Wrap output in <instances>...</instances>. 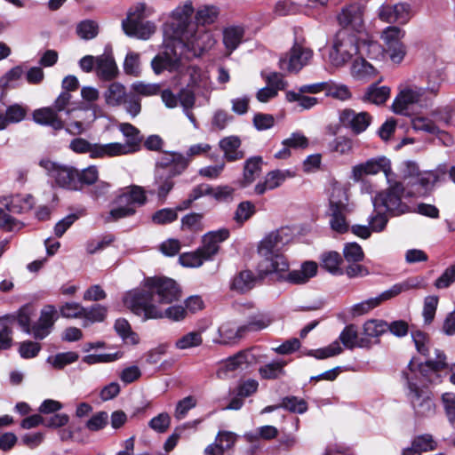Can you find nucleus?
Wrapping results in <instances>:
<instances>
[{"label": "nucleus", "mask_w": 455, "mask_h": 455, "mask_svg": "<svg viewBox=\"0 0 455 455\" xmlns=\"http://www.w3.org/2000/svg\"><path fill=\"white\" fill-rule=\"evenodd\" d=\"M382 53V46L369 34H357L347 29H340L333 39L329 60L333 67L340 68L349 62L354 56L378 60Z\"/></svg>", "instance_id": "obj_1"}, {"label": "nucleus", "mask_w": 455, "mask_h": 455, "mask_svg": "<svg viewBox=\"0 0 455 455\" xmlns=\"http://www.w3.org/2000/svg\"><path fill=\"white\" fill-rule=\"evenodd\" d=\"M291 235L286 228L270 232L260 242L258 251L263 258L259 264L260 275L284 272L289 268V263L282 253V250L289 243Z\"/></svg>", "instance_id": "obj_2"}, {"label": "nucleus", "mask_w": 455, "mask_h": 455, "mask_svg": "<svg viewBox=\"0 0 455 455\" xmlns=\"http://www.w3.org/2000/svg\"><path fill=\"white\" fill-rule=\"evenodd\" d=\"M150 294L143 291H129L124 298V305L133 314L142 316L144 321L167 317L173 321L183 320L186 309L181 306H172L163 309L159 305L152 303Z\"/></svg>", "instance_id": "obj_3"}, {"label": "nucleus", "mask_w": 455, "mask_h": 455, "mask_svg": "<svg viewBox=\"0 0 455 455\" xmlns=\"http://www.w3.org/2000/svg\"><path fill=\"white\" fill-rule=\"evenodd\" d=\"M229 231L221 228L210 231L203 236V245L195 251L184 252L180 255V263L186 267H198L205 261L212 260L219 252L220 243L228 239Z\"/></svg>", "instance_id": "obj_4"}, {"label": "nucleus", "mask_w": 455, "mask_h": 455, "mask_svg": "<svg viewBox=\"0 0 455 455\" xmlns=\"http://www.w3.org/2000/svg\"><path fill=\"white\" fill-rule=\"evenodd\" d=\"M153 12L145 3H137L131 6L127 12L126 19L122 21V28L125 35L141 40L148 39L156 30L153 21L143 20Z\"/></svg>", "instance_id": "obj_5"}, {"label": "nucleus", "mask_w": 455, "mask_h": 455, "mask_svg": "<svg viewBox=\"0 0 455 455\" xmlns=\"http://www.w3.org/2000/svg\"><path fill=\"white\" fill-rule=\"evenodd\" d=\"M132 291H143L150 294L152 303L156 305L171 304L180 297V290L177 283L168 277L154 276L144 280L143 286Z\"/></svg>", "instance_id": "obj_6"}, {"label": "nucleus", "mask_w": 455, "mask_h": 455, "mask_svg": "<svg viewBox=\"0 0 455 455\" xmlns=\"http://www.w3.org/2000/svg\"><path fill=\"white\" fill-rule=\"evenodd\" d=\"M403 376L407 381L406 396L413 410L415 418L427 419L434 417L436 412V406L433 400L432 393L414 383L408 371H403Z\"/></svg>", "instance_id": "obj_7"}, {"label": "nucleus", "mask_w": 455, "mask_h": 455, "mask_svg": "<svg viewBox=\"0 0 455 455\" xmlns=\"http://www.w3.org/2000/svg\"><path fill=\"white\" fill-rule=\"evenodd\" d=\"M147 202L145 189L137 185L128 187L116 198V207L113 208L106 221H116L130 217L136 212L137 206H142Z\"/></svg>", "instance_id": "obj_8"}, {"label": "nucleus", "mask_w": 455, "mask_h": 455, "mask_svg": "<svg viewBox=\"0 0 455 455\" xmlns=\"http://www.w3.org/2000/svg\"><path fill=\"white\" fill-rule=\"evenodd\" d=\"M439 90L438 85L432 87H419L417 85H408L400 91L395 97L392 108L399 115H405L410 105L418 104L420 107L427 106V102L435 96Z\"/></svg>", "instance_id": "obj_9"}, {"label": "nucleus", "mask_w": 455, "mask_h": 455, "mask_svg": "<svg viewBox=\"0 0 455 455\" xmlns=\"http://www.w3.org/2000/svg\"><path fill=\"white\" fill-rule=\"evenodd\" d=\"M395 177H392L391 182H387L388 188L385 191L379 193L372 199L375 210L384 207L393 215H400L409 211V206L402 201L404 187L402 182L395 180Z\"/></svg>", "instance_id": "obj_10"}, {"label": "nucleus", "mask_w": 455, "mask_h": 455, "mask_svg": "<svg viewBox=\"0 0 455 455\" xmlns=\"http://www.w3.org/2000/svg\"><path fill=\"white\" fill-rule=\"evenodd\" d=\"M411 338L417 351L427 357V360L424 364L421 363L419 365V372L423 376L427 377V372L428 371L435 373L438 371L446 368V356L443 351L435 348L434 350L435 358L432 357L430 352V339L425 332L421 331H411Z\"/></svg>", "instance_id": "obj_11"}, {"label": "nucleus", "mask_w": 455, "mask_h": 455, "mask_svg": "<svg viewBox=\"0 0 455 455\" xmlns=\"http://www.w3.org/2000/svg\"><path fill=\"white\" fill-rule=\"evenodd\" d=\"M313 56L314 52L306 46L305 40L296 37L290 51L280 57L279 68L288 73L297 74L309 65Z\"/></svg>", "instance_id": "obj_12"}, {"label": "nucleus", "mask_w": 455, "mask_h": 455, "mask_svg": "<svg viewBox=\"0 0 455 455\" xmlns=\"http://www.w3.org/2000/svg\"><path fill=\"white\" fill-rule=\"evenodd\" d=\"M39 165L45 170L47 175L54 180L55 183L63 188L69 190H77V170L68 166L53 162L50 159H42Z\"/></svg>", "instance_id": "obj_13"}, {"label": "nucleus", "mask_w": 455, "mask_h": 455, "mask_svg": "<svg viewBox=\"0 0 455 455\" xmlns=\"http://www.w3.org/2000/svg\"><path fill=\"white\" fill-rule=\"evenodd\" d=\"M120 132L126 138L125 143L111 142L107 143L110 157L126 156L138 152L140 149L142 137L139 129L129 123H123L119 125Z\"/></svg>", "instance_id": "obj_14"}, {"label": "nucleus", "mask_w": 455, "mask_h": 455, "mask_svg": "<svg viewBox=\"0 0 455 455\" xmlns=\"http://www.w3.org/2000/svg\"><path fill=\"white\" fill-rule=\"evenodd\" d=\"M380 172L385 174L387 182H391L392 177L395 176L390 160L385 156H379L355 165L352 169V177L355 181H359L363 176L375 175Z\"/></svg>", "instance_id": "obj_15"}, {"label": "nucleus", "mask_w": 455, "mask_h": 455, "mask_svg": "<svg viewBox=\"0 0 455 455\" xmlns=\"http://www.w3.org/2000/svg\"><path fill=\"white\" fill-rule=\"evenodd\" d=\"M363 11L361 4L355 3L344 6L337 16L341 29L353 30L357 34H367L364 31L363 18Z\"/></svg>", "instance_id": "obj_16"}, {"label": "nucleus", "mask_w": 455, "mask_h": 455, "mask_svg": "<svg viewBox=\"0 0 455 455\" xmlns=\"http://www.w3.org/2000/svg\"><path fill=\"white\" fill-rule=\"evenodd\" d=\"M339 120L347 129L355 134L365 132L372 121L371 116L364 111L355 112L351 108H345L339 112Z\"/></svg>", "instance_id": "obj_17"}, {"label": "nucleus", "mask_w": 455, "mask_h": 455, "mask_svg": "<svg viewBox=\"0 0 455 455\" xmlns=\"http://www.w3.org/2000/svg\"><path fill=\"white\" fill-rule=\"evenodd\" d=\"M59 315L53 305H45L40 311L38 320L32 324L30 335L36 339H44L51 332Z\"/></svg>", "instance_id": "obj_18"}, {"label": "nucleus", "mask_w": 455, "mask_h": 455, "mask_svg": "<svg viewBox=\"0 0 455 455\" xmlns=\"http://www.w3.org/2000/svg\"><path fill=\"white\" fill-rule=\"evenodd\" d=\"M379 20L387 23H407L411 17V5L407 3L384 4L378 11Z\"/></svg>", "instance_id": "obj_19"}, {"label": "nucleus", "mask_w": 455, "mask_h": 455, "mask_svg": "<svg viewBox=\"0 0 455 455\" xmlns=\"http://www.w3.org/2000/svg\"><path fill=\"white\" fill-rule=\"evenodd\" d=\"M188 166V158L179 152H164L156 163L155 171L180 175Z\"/></svg>", "instance_id": "obj_20"}, {"label": "nucleus", "mask_w": 455, "mask_h": 455, "mask_svg": "<svg viewBox=\"0 0 455 455\" xmlns=\"http://www.w3.org/2000/svg\"><path fill=\"white\" fill-rule=\"evenodd\" d=\"M294 172L290 170H274L267 172L264 180L259 181L254 187L255 194L261 196L268 190L279 188L287 179L294 177Z\"/></svg>", "instance_id": "obj_21"}, {"label": "nucleus", "mask_w": 455, "mask_h": 455, "mask_svg": "<svg viewBox=\"0 0 455 455\" xmlns=\"http://www.w3.org/2000/svg\"><path fill=\"white\" fill-rule=\"evenodd\" d=\"M275 273L280 278L288 281L291 283L301 284L307 283L317 273V264L314 261H306L299 269L288 272Z\"/></svg>", "instance_id": "obj_22"}, {"label": "nucleus", "mask_w": 455, "mask_h": 455, "mask_svg": "<svg viewBox=\"0 0 455 455\" xmlns=\"http://www.w3.org/2000/svg\"><path fill=\"white\" fill-rule=\"evenodd\" d=\"M69 148L78 154L89 153L92 158L110 157L107 144H92L83 138L72 140Z\"/></svg>", "instance_id": "obj_23"}, {"label": "nucleus", "mask_w": 455, "mask_h": 455, "mask_svg": "<svg viewBox=\"0 0 455 455\" xmlns=\"http://www.w3.org/2000/svg\"><path fill=\"white\" fill-rule=\"evenodd\" d=\"M177 175L172 172L155 171L154 172V182L153 188L148 189L150 195H156L160 200H165L168 194L172 191L174 187L173 179Z\"/></svg>", "instance_id": "obj_24"}, {"label": "nucleus", "mask_w": 455, "mask_h": 455, "mask_svg": "<svg viewBox=\"0 0 455 455\" xmlns=\"http://www.w3.org/2000/svg\"><path fill=\"white\" fill-rule=\"evenodd\" d=\"M180 66V57L172 50L167 49L157 54L151 61L155 74L159 75L164 70L175 71Z\"/></svg>", "instance_id": "obj_25"}, {"label": "nucleus", "mask_w": 455, "mask_h": 455, "mask_svg": "<svg viewBox=\"0 0 455 455\" xmlns=\"http://www.w3.org/2000/svg\"><path fill=\"white\" fill-rule=\"evenodd\" d=\"M245 332V327L235 326L234 323H224L218 329L219 337L213 342L220 345H230L239 340Z\"/></svg>", "instance_id": "obj_26"}, {"label": "nucleus", "mask_w": 455, "mask_h": 455, "mask_svg": "<svg viewBox=\"0 0 455 455\" xmlns=\"http://www.w3.org/2000/svg\"><path fill=\"white\" fill-rule=\"evenodd\" d=\"M32 116L34 122L38 124L50 126L55 131H60L64 128V122L52 108L36 109Z\"/></svg>", "instance_id": "obj_27"}, {"label": "nucleus", "mask_w": 455, "mask_h": 455, "mask_svg": "<svg viewBox=\"0 0 455 455\" xmlns=\"http://www.w3.org/2000/svg\"><path fill=\"white\" fill-rule=\"evenodd\" d=\"M436 442L429 434L417 435L411 442V446L403 450V455H421L422 452H427L435 450Z\"/></svg>", "instance_id": "obj_28"}, {"label": "nucleus", "mask_w": 455, "mask_h": 455, "mask_svg": "<svg viewBox=\"0 0 455 455\" xmlns=\"http://www.w3.org/2000/svg\"><path fill=\"white\" fill-rule=\"evenodd\" d=\"M193 12L194 7L191 1H187L182 5H180L173 10L172 17L176 22L173 26H176L177 33H184L185 29L190 23Z\"/></svg>", "instance_id": "obj_29"}, {"label": "nucleus", "mask_w": 455, "mask_h": 455, "mask_svg": "<svg viewBox=\"0 0 455 455\" xmlns=\"http://www.w3.org/2000/svg\"><path fill=\"white\" fill-rule=\"evenodd\" d=\"M96 73L103 80H112L118 73L115 60L109 55H100L96 57Z\"/></svg>", "instance_id": "obj_30"}, {"label": "nucleus", "mask_w": 455, "mask_h": 455, "mask_svg": "<svg viewBox=\"0 0 455 455\" xmlns=\"http://www.w3.org/2000/svg\"><path fill=\"white\" fill-rule=\"evenodd\" d=\"M255 355L249 350L240 351L226 360L223 368L226 371L245 370L255 363Z\"/></svg>", "instance_id": "obj_31"}, {"label": "nucleus", "mask_w": 455, "mask_h": 455, "mask_svg": "<svg viewBox=\"0 0 455 455\" xmlns=\"http://www.w3.org/2000/svg\"><path fill=\"white\" fill-rule=\"evenodd\" d=\"M435 181V177L433 173L424 172L419 173L413 181H408V185L412 188L408 192V196H424L433 187Z\"/></svg>", "instance_id": "obj_32"}, {"label": "nucleus", "mask_w": 455, "mask_h": 455, "mask_svg": "<svg viewBox=\"0 0 455 455\" xmlns=\"http://www.w3.org/2000/svg\"><path fill=\"white\" fill-rule=\"evenodd\" d=\"M244 28L241 26H230L223 30V44L228 55H230L242 43Z\"/></svg>", "instance_id": "obj_33"}, {"label": "nucleus", "mask_w": 455, "mask_h": 455, "mask_svg": "<svg viewBox=\"0 0 455 455\" xmlns=\"http://www.w3.org/2000/svg\"><path fill=\"white\" fill-rule=\"evenodd\" d=\"M128 92L125 86L119 83H111L104 92L106 104L110 107H120L124 104Z\"/></svg>", "instance_id": "obj_34"}, {"label": "nucleus", "mask_w": 455, "mask_h": 455, "mask_svg": "<svg viewBox=\"0 0 455 455\" xmlns=\"http://www.w3.org/2000/svg\"><path fill=\"white\" fill-rule=\"evenodd\" d=\"M241 140L236 136H229L220 141V147L224 152L225 158L229 162L242 159L244 155L239 150Z\"/></svg>", "instance_id": "obj_35"}, {"label": "nucleus", "mask_w": 455, "mask_h": 455, "mask_svg": "<svg viewBox=\"0 0 455 455\" xmlns=\"http://www.w3.org/2000/svg\"><path fill=\"white\" fill-rule=\"evenodd\" d=\"M342 342L347 349H353L355 347H363L368 345V340L358 338L357 327L354 324L347 325L339 334V342Z\"/></svg>", "instance_id": "obj_36"}, {"label": "nucleus", "mask_w": 455, "mask_h": 455, "mask_svg": "<svg viewBox=\"0 0 455 455\" xmlns=\"http://www.w3.org/2000/svg\"><path fill=\"white\" fill-rule=\"evenodd\" d=\"M366 57L358 56L352 64L351 73L353 76L360 80H369L375 77L376 68L365 60Z\"/></svg>", "instance_id": "obj_37"}, {"label": "nucleus", "mask_w": 455, "mask_h": 455, "mask_svg": "<svg viewBox=\"0 0 455 455\" xmlns=\"http://www.w3.org/2000/svg\"><path fill=\"white\" fill-rule=\"evenodd\" d=\"M263 160L260 156H253L247 159L243 167V187L251 184L261 172Z\"/></svg>", "instance_id": "obj_38"}, {"label": "nucleus", "mask_w": 455, "mask_h": 455, "mask_svg": "<svg viewBox=\"0 0 455 455\" xmlns=\"http://www.w3.org/2000/svg\"><path fill=\"white\" fill-rule=\"evenodd\" d=\"M255 282L256 278L253 273L249 270H243L233 278L231 289L239 293H245L254 287Z\"/></svg>", "instance_id": "obj_39"}, {"label": "nucleus", "mask_w": 455, "mask_h": 455, "mask_svg": "<svg viewBox=\"0 0 455 455\" xmlns=\"http://www.w3.org/2000/svg\"><path fill=\"white\" fill-rule=\"evenodd\" d=\"M348 197L346 190L339 185H333L329 197V211L347 210Z\"/></svg>", "instance_id": "obj_40"}, {"label": "nucleus", "mask_w": 455, "mask_h": 455, "mask_svg": "<svg viewBox=\"0 0 455 455\" xmlns=\"http://www.w3.org/2000/svg\"><path fill=\"white\" fill-rule=\"evenodd\" d=\"M343 259L337 251L324 252L321 256V266L332 275H340L344 271L340 267Z\"/></svg>", "instance_id": "obj_41"}, {"label": "nucleus", "mask_w": 455, "mask_h": 455, "mask_svg": "<svg viewBox=\"0 0 455 455\" xmlns=\"http://www.w3.org/2000/svg\"><path fill=\"white\" fill-rule=\"evenodd\" d=\"M411 126L413 130L419 132H424L429 134H434L436 136H446L449 139V134L441 130L433 120L424 117V116H416L411 120Z\"/></svg>", "instance_id": "obj_42"}, {"label": "nucleus", "mask_w": 455, "mask_h": 455, "mask_svg": "<svg viewBox=\"0 0 455 455\" xmlns=\"http://www.w3.org/2000/svg\"><path fill=\"white\" fill-rule=\"evenodd\" d=\"M390 95V89L387 86L378 87L371 85L365 92L363 100L375 105H381L387 101Z\"/></svg>", "instance_id": "obj_43"}, {"label": "nucleus", "mask_w": 455, "mask_h": 455, "mask_svg": "<svg viewBox=\"0 0 455 455\" xmlns=\"http://www.w3.org/2000/svg\"><path fill=\"white\" fill-rule=\"evenodd\" d=\"M286 361L279 360L268 363L259 370L260 376L266 379H275L285 374Z\"/></svg>", "instance_id": "obj_44"}, {"label": "nucleus", "mask_w": 455, "mask_h": 455, "mask_svg": "<svg viewBox=\"0 0 455 455\" xmlns=\"http://www.w3.org/2000/svg\"><path fill=\"white\" fill-rule=\"evenodd\" d=\"M34 205L33 196H15L12 198L11 202L6 204V209L10 213H21L30 210Z\"/></svg>", "instance_id": "obj_45"}, {"label": "nucleus", "mask_w": 455, "mask_h": 455, "mask_svg": "<svg viewBox=\"0 0 455 455\" xmlns=\"http://www.w3.org/2000/svg\"><path fill=\"white\" fill-rule=\"evenodd\" d=\"M347 210L329 211L330 225L332 230L338 233H345L348 230V223L346 220V215L348 213Z\"/></svg>", "instance_id": "obj_46"}, {"label": "nucleus", "mask_w": 455, "mask_h": 455, "mask_svg": "<svg viewBox=\"0 0 455 455\" xmlns=\"http://www.w3.org/2000/svg\"><path fill=\"white\" fill-rule=\"evenodd\" d=\"M115 330L117 334L127 343L137 344L139 342L138 335L132 331L131 325L124 318H119L115 323Z\"/></svg>", "instance_id": "obj_47"}, {"label": "nucleus", "mask_w": 455, "mask_h": 455, "mask_svg": "<svg viewBox=\"0 0 455 455\" xmlns=\"http://www.w3.org/2000/svg\"><path fill=\"white\" fill-rule=\"evenodd\" d=\"M23 75L24 70L21 66L13 67L0 78V86L3 89L14 88L19 84Z\"/></svg>", "instance_id": "obj_48"}, {"label": "nucleus", "mask_w": 455, "mask_h": 455, "mask_svg": "<svg viewBox=\"0 0 455 455\" xmlns=\"http://www.w3.org/2000/svg\"><path fill=\"white\" fill-rule=\"evenodd\" d=\"M220 13V9L216 5H204L201 6L196 13V20L199 24H212L218 18Z\"/></svg>", "instance_id": "obj_49"}, {"label": "nucleus", "mask_w": 455, "mask_h": 455, "mask_svg": "<svg viewBox=\"0 0 455 455\" xmlns=\"http://www.w3.org/2000/svg\"><path fill=\"white\" fill-rule=\"evenodd\" d=\"M286 100L289 102H297L303 110L310 109L318 103L315 97L305 96L304 93L293 91L286 92Z\"/></svg>", "instance_id": "obj_50"}, {"label": "nucleus", "mask_w": 455, "mask_h": 455, "mask_svg": "<svg viewBox=\"0 0 455 455\" xmlns=\"http://www.w3.org/2000/svg\"><path fill=\"white\" fill-rule=\"evenodd\" d=\"M79 358L77 353L69 351L65 353H59L54 356H49L47 361L56 369H62L66 365L76 362Z\"/></svg>", "instance_id": "obj_51"}, {"label": "nucleus", "mask_w": 455, "mask_h": 455, "mask_svg": "<svg viewBox=\"0 0 455 455\" xmlns=\"http://www.w3.org/2000/svg\"><path fill=\"white\" fill-rule=\"evenodd\" d=\"M124 71L126 75L138 77L141 73L140 54L130 52L127 53L124 62Z\"/></svg>", "instance_id": "obj_52"}, {"label": "nucleus", "mask_w": 455, "mask_h": 455, "mask_svg": "<svg viewBox=\"0 0 455 455\" xmlns=\"http://www.w3.org/2000/svg\"><path fill=\"white\" fill-rule=\"evenodd\" d=\"M387 331V323L382 320H369L363 324V334L369 338H378Z\"/></svg>", "instance_id": "obj_53"}, {"label": "nucleus", "mask_w": 455, "mask_h": 455, "mask_svg": "<svg viewBox=\"0 0 455 455\" xmlns=\"http://www.w3.org/2000/svg\"><path fill=\"white\" fill-rule=\"evenodd\" d=\"M329 148L331 152L348 155L353 151L354 141L347 136H339L329 144Z\"/></svg>", "instance_id": "obj_54"}, {"label": "nucleus", "mask_w": 455, "mask_h": 455, "mask_svg": "<svg viewBox=\"0 0 455 455\" xmlns=\"http://www.w3.org/2000/svg\"><path fill=\"white\" fill-rule=\"evenodd\" d=\"M203 343L201 331H190L179 339H177L175 346L179 349H188L191 347H198Z\"/></svg>", "instance_id": "obj_55"}, {"label": "nucleus", "mask_w": 455, "mask_h": 455, "mask_svg": "<svg viewBox=\"0 0 455 455\" xmlns=\"http://www.w3.org/2000/svg\"><path fill=\"white\" fill-rule=\"evenodd\" d=\"M281 407L295 413H304L307 410V404L306 401L296 396L284 397L282 400Z\"/></svg>", "instance_id": "obj_56"}, {"label": "nucleus", "mask_w": 455, "mask_h": 455, "mask_svg": "<svg viewBox=\"0 0 455 455\" xmlns=\"http://www.w3.org/2000/svg\"><path fill=\"white\" fill-rule=\"evenodd\" d=\"M132 92L137 96L150 97L158 94L160 85L157 84H146L141 81L132 84Z\"/></svg>", "instance_id": "obj_57"}, {"label": "nucleus", "mask_w": 455, "mask_h": 455, "mask_svg": "<svg viewBox=\"0 0 455 455\" xmlns=\"http://www.w3.org/2000/svg\"><path fill=\"white\" fill-rule=\"evenodd\" d=\"M28 111L27 106L15 103L6 108L5 114L10 124H17L25 119Z\"/></svg>", "instance_id": "obj_58"}, {"label": "nucleus", "mask_w": 455, "mask_h": 455, "mask_svg": "<svg viewBox=\"0 0 455 455\" xmlns=\"http://www.w3.org/2000/svg\"><path fill=\"white\" fill-rule=\"evenodd\" d=\"M342 350L343 349L339 340H335L325 347L319 348L316 350H311L308 353V355L314 356L316 359H325L328 357L339 355L342 352Z\"/></svg>", "instance_id": "obj_59"}, {"label": "nucleus", "mask_w": 455, "mask_h": 455, "mask_svg": "<svg viewBox=\"0 0 455 455\" xmlns=\"http://www.w3.org/2000/svg\"><path fill=\"white\" fill-rule=\"evenodd\" d=\"M76 32L81 38L90 40L98 35L99 27L95 21L86 20L77 25Z\"/></svg>", "instance_id": "obj_60"}, {"label": "nucleus", "mask_w": 455, "mask_h": 455, "mask_svg": "<svg viewBox=\"0 0 455 455\" xmlns=\"http://www.w3.org/2000/svg\"><path fill=\"white\" fill-rule=\"evenodd\" d=\"M344 258L347 262L357 263L363 259L362 247L356 243H348L343 249Z\"/></svg>", "instance_id": "obj_61"}, {"label": "nucleus", "mask_w": 455, "mask_h": 455, "mask_svg": "<svg viewBox=\"0 0 455 455\" xmlns=\"http://www.w3.org/2000/svg\"><path fill=\"white\" fill-rule=\"evenodd\" d=\"M255 213V205L250 201H244L238 204L235 212V220L243 224Z\"/></svg>", "instance_id": "obj_62"}, {"label": "nucleus", "mask_w": 455, "mask_h": 455, "mask_svg": "<svg viewBox=\"0 0 455 455\" xmlns=\"http://www.w3.org/2000/svg\"><path fill=\"white\" fill-rule=\"evenodd\" d=\"M455 283V262L449 266L443 274L435 281L437 289H445Z\"/></svg>", "instance_id": "obj_63"}, {"label": "nucleus", "mask_w": 455, "mask_h": 455, "mask_svg": "<svg viewBox=\"0 0 455 455\" xmlns=\"http://www.w3.org/2000/svg\"><path fill=\"white\" fill-rule=\"evenodd\" d=\"M442 401L449 422L455 427V394L444 393Z\"/></svg>", "instance_id": "obj_64"}]
</instances>
